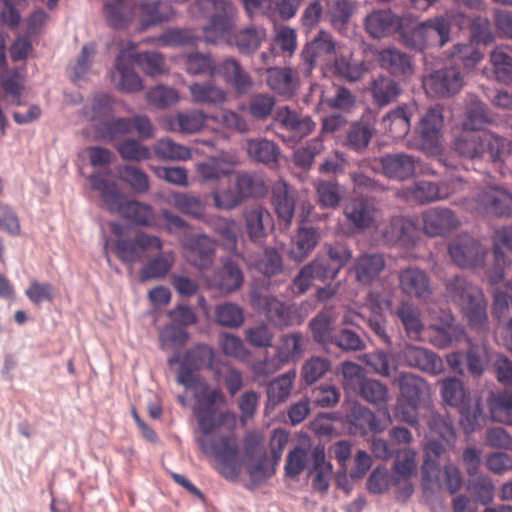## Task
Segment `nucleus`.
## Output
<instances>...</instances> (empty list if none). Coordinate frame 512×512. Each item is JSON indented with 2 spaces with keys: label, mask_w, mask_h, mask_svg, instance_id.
<instances>
[{
  "label": "nucleus",
  "mask_w": 512,
  "mask_h": 512,
  "mask_svg": "<svg viewBox=\"0 0 512 512\" xmlns=\"http://www.w3.org/2000/svg\"><path fill=\"white\" fill-rule=\"evenodd\" d=\"M213 358V349L206 344L198 343L183 354L175 352L167 362L170 366L179 364L176 377L178 384L187 390H196L203 386L201 392L195 394L196 403L193 407V414L201 434L204 437H211L223 427L228 434L220 436V448H237L233 435L238 421L237 415L229 410L219 411L217 406L226 404L225 395L219 388L209 389L207 384L202 383L201 376L195 373L210 367Z\"/></svg>",
  "instance_id": "obj_1"
},
{
  "label": "nucleus",
  "mask_w": 512,
  "mask_h": 512,
  "mask_svg": "<svg viewBox=\"0 0 512 512\" xmlns=\"http://www.w3.org/2000/svg\"><path fill=\"white\" fill-rule=\"evenodd\" d=\"M452 149L463 159L512 165V142L490 131L461 129L453 138Z\"/></svg>",
  "instance_id": "obj_2"
},
{
  "label": "nucleus",
  "mask_w": 512,
  "mask_h": 512,
  "mask_svg": "<svg viewBox=\"0 0 512 512\" xmlns=\"http://www.w3.org/2000/svg\"><path fill=\"white\" fill-rule=\"evenodd\" d=\"M446 293L461 307L469 326L480 332L489 328L488 303L482 289L463 276H454L446 282Z\"/></svg>",
  "instance_id": "obj_3"
},
{
  "label": "nucleus",
  "mask_w": 512,
  "mask_h": 512,
  "mask_svg": "<svg viewBox=\"0 0 512 512\" xmlns=\"http://www.w3.org/2000/svg\"><path fill=\"white\" fill-rule=\"evenodd\" d=\"M89 181L94 190L99 191L101 198L111 212L141 226L151 227L155 224L153 208L136 200H126L115 182L109 181L100 174H92Z\"/></svg>",
  "instance_id": "obj_4"
},
{
  "label": "nucleus",
  "mask_w": 512,
  "mask_h": 512,
  "mask_svg": "<svg viewBox=\"0 0 512 512\" xmlns=\"http://www.w3.org/2000/svg\"><path fill=\"white\" fill-rule=\"evenodd\" d=\"M209 23L203 27L204 40L210 44H218L228 40L237 18V9L230 0H198L193 5Z\"/></svg>",
  "instance_id": "obj_5"
},
{
  "label": "nucleus",
  "mask_w": 512,
  "mask_h": 512,
  "mask_svg": "<svg viewBox=\"0 0 512 512\" xmlns=\"http://www.w3.org/2000/svg\"><path fill=\"white\" fill-rule=\"evenodd\" d=\"M451 21L436 16L410 29H402L401 41L411 49L423 51L427 48H442L450 40Z\"/></svg>",
  "instance_id": "obj_6"
},
{
  "label": "nucleus",
  "mask_w": 512,
  "mask_h": 512,
  "mask_svg": "<svg viewBox=\"0 0 512 512\" xmlns=\"http://www.w3.org/2000/svg\"><path fill=\"white\" fill-rule=\"evenodd\" d=\"M441 396L450 406L457 407L462 415L464 429L474 431L484 419L483 408L479 399L471 400L461 380L447 378L441 383Z\"/></svg>",
  "instance_id": "obj_7"
},
{
  "label": "nucleus",
  "mask_w": 512,
  "mask_h": 512,
  "mask_svg": "<svg viewBox=\"0 0 512 512\" xmlns=\"http://www.w3.org/2000/svg\"><path fill=\"white\" fill-rule=\"evenodd\" d=\"M284 450H243L246 488L253 491L266 484L277 471Z\"/></svg>",
  "instance_id": "obj_8"
},
{
  "label": "nucleus",
  "mask_w": 512,
  "mask_h": 512,
  "mask_svg": "<svg viewBox=\"0 0 512 512\" xmlns=\"http://www.w3.org/2000/svg\"><path fill=\"white\" fill-rule=\"evenodd\" d=\"M133 131L138 133L140 139H149L153 136V125L147 116L119 117L105 119L96 128L97 136L105 141H114Z\"/></svg>",
  "instance_id": "obj_9"
},
{
  "label": "nucleus",
  "mask_w": 512,
  "mask_h": 512,
  "mask_svg": "<svg viewBox=\"0 0 512 512\" xmlns=\"http://www.w3.org/2000/svg\"><path fill=\"white\" fill-rule=\"evenodd\" d=\"M448 253L458 267L477 269L484 267L488 250L479 240L462 233L448 245Z\"/></svg>",
  "instance_id": "obj_10"
},
{
  "label": "nucleus",
  "mask_w": 512,
  "mask_h": 512,
  "mask_svg": "<svg viewBox=\"0 0 512 512\" xmlns=\"http://www.w3.org/2000/svg\"><path fill=\"white\" fill-rule=\"evenodd\" d=\"M479 213L496 217L512 215V194L503 186L486 183L474 196Z\"/></svg>",
  "instance_id": "obj_11"
},
{
  "label": "nucleus",
  "mask_w": 512,
  "mask_h": 512,
  "mask_svg": "<svg viewBox=\"0 0 512 512\" xmlns=\"http://www.w3.org/2000/svg\"><path fill=\"white\" fill-rule=\"evenodd\" d=\"M162 248L163 242L158 236L139 232L132 238L117 239L114 250L123 263L134 264L142 261L147 251H159Z\"/></svg>",
  "instance_id": "obj_12"
},
{
  "label": "nucleus",
  "mask_w": 512,
  "mask_h": 512,
  "mask_svg": "<svg viewBox=\"0 0 512 512\" xmlns=\"http://www.w3.org/2000/svg\"><path fill=\"white\" fill-rule=\"evenodd\" d=\"M337 44L326 30H320L317 35L308 42L301 52V64L299 69L305 77H309L317 62H327L336 53Z\"/></svg>",
  "instance_id": "obj_13"
},
{
  "label": "nucleus",
  "mask_w": 512,
  "mask_h": 512,
  "mask_svg": "<svg viewBox=\"0 0 512 512\" xmlns=\"http://www.w3.org/2000/svg\"><path fill=\"white\" fill-rule=\"evenodd\" d=\"M443 126L442 107L437 105L429 108L416 126L422 150L431 154L437 153L440 150Z\"/></svg>",
  "instance_id": "obj_14"
},
{
  "label": "nucleus",
  "mask_w": 512,
  "mask_h": 512,
  "mask_svg": "<svg viewBox=\"0 0 512 512\" xmlns=\"http://www.w3.org/2000/svg\"><path fill=\"white\" fill-rule=\"evenodd\" d=\"M250 304L256 311L263 312L270 323L279 328L288 327L293 322V312L289 306L277 297L262 294L259 291L250 293Z\"/></svg>",
  "instance_id": "obj_15"
},
{
  "label": "nucleus",
  "mask_w": 512,
  "mask_h": 512,
  "mask_svg": "<svg viewBox=\"0 0 512 512\" xmlns=\"http://www.w3.org/2000/svg\"><path fill=\"white\" fill-rule=\"evenodd\" d=\"M463 76L458 67L451 66L436 70L426 76L423 87L428 94L438 97L458 93L463 87Z\"/></svg>",
  "instance_id": "obj_16"
},
{
  "label": "nucleus",
  "mask_w": 512,
  "mask_h": 512,
  "mask_svg": "<svg viewBox=\"0 0 512 512\" xmlns=\"http://www.w3.org/2000/svg\"><path fill=\"white\" fill-rule=\"evenodd\" d=\"M181 246L186 252L187 260L199 270L208 269L212 265L215 243L209 236L185 233L181 239Z\"/></svg>",
  "instance_id": "obj_17"
},
{
  "label": "nucleus",
  "mask_w": 512,
  "mask_h": 512,
  "mask_svg": "<svg viewBox=\"0 0 512 512\" xmlns=\"http://www.w3.org/2000/svg\"><path fill=\"white\" fill-rule=\"evenodd\" d=\"M423 232L429 237H446L460 226L457 215L446 207H433L422 213Z\"/></svg>",
  "instance_id": "obj_18"
},
{
  "label": "nucleus",
  "mask_w": 512,
  "mask_h": 512,
  "mask_svg": "<svg viewBox=\"0 0 512 512\" xmlns=\"http://www.w3.org/2000/svg\"><path fill=\"white\" fill-rule=\"evenodd\" d=\"M201 453L228 481H236L244 469L243 450H201Z\"/></svg>",
  "instance_id": "obj_19"
},
{
  "label": "nucleus",
  "mask_w": 512,
  "mask_h": 512,
  "mask_svg": "<svg viewBox=\"0 0 512 512\" xmlns=\"http://www.w3.org/2000/svg\"><path fill=\"white\" fill-rule=\"evenodd\" d=\"M382 236L388 244L410 248L416 246L420 232L415 221L396 216L382 230Z\"/></svg>",
  "instance_id": "obj_20"
},
{
  "label": "nucleus",
  "mask_w": 512,
  "mask_h": 512,
  "mask_svg": "<svg viewBox=\"0 0 512 512\" xmlns=\"http://www.w3.org/2000/svg\"><path fill=\"white\" fill-rule=\"evenodd\" d=\"M399 289L403 294L419 300H426L433 294L428 274L419 268L408 267L398 274Z\"/></svg>",
  "instance_id": "obj_21"
},
{
  "label": "nucleus",
  "mask_w": 512,
  "mask_h": 512,
  "mask_svg": "<svg viewBox=\"0 0 512 512\" xmlns=\"http://www.w3.org/2000/svg\"><path fill=\"white\" fill-rule=\"evenodd\" d=\"M426 446L424 448H453L456 433L452 421L437 413H431L427 420Z\"/></svg>",
  "instance_id": "obj_22"
},
{
  "label": "nucleus",
  "mask_w": 512,
  "mask_h": 512,
  "mask_svg": "<svg viewBox=\"0 0 512 512\" xmlns=\"http://www.w3.org/2000/svg\"><path fill=\"white\" fill-rule=\"evenodd\" d=\"M346 418L351 425L349 430L354 434H366L367 431L378 433L383 431L387 426L386 418H380L368 408L357 403H353L349 406L346 412Z\"/></svg>",
  "instance_id": "obj_23"
},
{
  "label": "nucleus",
  "mask_w": 512,
  "mask_h": 512,
  "mask_svg": "<svg viewBox=\"0 0 512 512\" xmlns=\"http://www.w3.org/2000/svg\"><path fill=\"white\" fill-rule=\"evenodd\" d=\"M400 357L407 366L417 368L432 375L439 374L443 368V363L439 356L428 349L415 345H405L400 353Z\"/></svg>",
  "instance_id": "obj_24"
},
{
  "label": "nucleus",
  "mask_w": 512,
  "mask_h": 512,
  "mask_svg": "<svg viewBox=\"0 0 512 512\" xmlns=\"http://www.w3.org/2000/svg\"><path fill=\"white\" fill-rule=\"evenodd\" d=\"M275 122L288 131L293 138L301 139L312 133L316 127L315 122L309 116H303L288 106L277 109Z\"/></svg>",
  "instance_id": "obj_25"
},
{
  "label": "nucleus",
  "mask_w": 512,
  "mask_h": 512,
  "mask_svg": "<svg viewBox=\"0 0 512 512\" xmlns=\"http://www.w3.org/2000/svg\"><path fill=\"white\" fill-rule=\"evenodd\" d=\"M239 259L240 255L238 253L224 258L222 260V268L215 273V286L226 294L239 290L244 283V274L240 267Z\"/></svg>",
  "instance_id": "obj_26"
},
{
  "label": "nucleus",
  "mask_w": 512,
  "mask_h": 512,
  "mask_svg": "<svg viewBox=\"0 0 512 512\" xmlns=\"http://www.w3.org/2000/svg\"><path fill=\"white\" fill-rule=\"evenodd\" d=\"M296 190L287 182L279 180L272 187V205L279 221L288 228L294 216Z\"/></svg>",
  "instance_id": "obj_27"
},
{
  "label": "nucleus",
  "mask_w": 512,
  "mask_h": 512,
  "mask_svg": "<svg viewBox=\"0 0 512 512\" xmlns=\"http://www.w3.org/2000/svg\"><path fill=\"white\" fill-rule=\"evenodd\" d=\"M134 62L128 56L127 50H121L115 61V72L112 78L116 81L117 89L132 93L142 90L143 84L139 75L134 71Z\"/></svg>",
  "instance_id": "obj_28"
},
{
  "label": "nucleus",
  "mask_w": 512,
  "mask_h": 512,
  "mask_svg": "<svg viewBox=\"0 0 512 512\" xmlns=\"http://www.w3.org/2000/svg\"><path fill=\"white\" fill-rule=\"evenodd\" d=\"M267 86L277 95L290 99L300 86L297 73L289 67H273L267 70Z\"/></svg>",
  "instance_id": "obj_29"
},
{
  "label": "nucleus",
  "mask_w": 512,
  "mask_h": 512,
  "mask_svg": "<svg viewBox=\"0 0 512 512\" xmlns=\"http://www.w3.org/2000/svg\"><path fill=\"white\" fill-rule=\"evenodd\" d=\"M383 174L395 180H406L414 176L417 159L406 153L387 154L379 159Z\"/></svg>",
  "instance_id": "obj_30"
},
{
  "label": "nucleus",
  "mask_w": 512,
  "mask_h": 512,
  "mask_svg": "<svg viewBox=\"0 0 512 512\" xmlns=\"http://www.w3.org/2000/svg\"><path fill=\"white\" fill-rule=\"evenodd\" d=\"M414 108L402 105L387 113L381 120L383 131L395 140L403 139L411 128Z\"/></svg>",
  "instance_id": "obj_31"
},
{
  "label": "nucleus",
  "mask_w": 512,
  "mask_h": 512,
  "mask_svg": "<svg viewBox=\"0 0 512 512\" xmlns=\"http://www.w3.org/2000/svg\"><path fill=\"white\" fill-rule=\"evenodd\" d=\"M246 232L249 239L254 243H261L267 237V227L272 225L270 212L256 205L246 209L243 213Z\"/></svg>",
  "instance_id": "obj_32"
},
{
  "label": "nucleus",
  "mask_w": 512,
  "mask_h": 512,
  "mask_svg": "<svg viewBox=\"0 0 512 512\" xmlns=\"http://www.w3.org/2000/svg\"><path fill=\"white\" fill-rule=\"evenodd\" d=\"M137 7L143 29L167 22L175 14L173 6L166 1H141Z\"/></svg>",
  "instance_id": "obj_33"
},
{
  "label": "nucleus",
  "mask_w": 512,
  "mask_h": 512,
  "mask_svg": "<svg viewBox=\"0 0 512 512\" xmlns=\"http://www.w3.org/2000/svg\"><path fill=\"white\" fill-rule=\"evenodd\" d=\"M386 266L384 256L379 253H364L354 264L356 280L362 285L372 284Z\"/></svg>",
  "instance_id": "obj_34"
},
{
  "label": "nucleus",
  "mask_w": 512,
  "mask_h": 512,
  "mask_svg": "<svg viewBox=\"0 0 512 512\" xmlns=\"http://www.w3.org/2000/svg\"><path fill=\"white\" fill-rule=\"evenodd\" d=\"M400 28V18L390 10L373 11L365 20V29L373 38L388 36Z\"/></svg>",
  "instance_id": "obj_35"
},
{
  "label": "nucleus",
  "mask_w": 512,
  "mask_h": 512,
  "mask_svg": "<svg viewBox=\"0 0 512 512\" xmlns=\"http://www.w3.org/2000/svg\"><path fill=\"white\" fill-rule=\"evenodd\" d=\"M219 75L240 95L247 94L254 84L250 74L232 58L226 59L219 64Z\"/></svg>",
  "instance_id": "obj_36"
},
{
  "label": "nucleus",
  "mask_w": 512,
  "mask_h": 512,
  "mask_svg": "<svg viewBox=\"0 0 512 512\" xmlns=\"http://www.w3.org/2000/svg\"><path fill=\"white\" fill-rule=\"evenodd\" d=\"M377 61L382 69L394 76H407L413 72L410 56L394 47L382 49Z\"/></svg>",
  "instance_id": "obj_37"
},
{
  "label": "nucleus",
  "mask_w": 512,
  "mask_h": 512,
  "mask_svg": "<svg viewBox=\"0 0 512 512\" xmlns=\"http://www.w3.org/2000/svg\"><path fill=\"white\" fill-rule=\"evenodd\" d=\"M493 119L487 105L476 96H469L461 128L466 130L480 131L485 125L492 123Z\"/></svg>",
  "instance_id": "obj_38"
},
{
  "label": "nucleus",
  "mask_w": 512,
  "mask_h": 512,
  "mask_svg": "<svg viewBox=\"0 0 512 512\" xmlns=\"http://www.w3.org/2000/svg\"><path fill=\"white\" fill-rule=\"evenodd\" d=\"M406 336L414 341L420 340L424 330L421 312L418 307L409 301H402L395 310Z\"/></svg>",
  "instance_id": "obj_39"
},
{
  "label": "nucleus",
  "mask_w": 512,
  "mask_h": 512,
  "mask_svg": "<svg viewBox=\"0 0 512 512\" xmlns=\"http://www.w3.org/2000/svg\"><path fill=\"white\" fill-rule=\"evenodd\" d=\"M207 116L200 110L178 112L167 118L168 129L173 132L195 134L204 127Z\"/></svg>",
  "instance_id": "obj_40"
},
{
  "label": "nucleus",
  "mask_w": 512,
  "mask_h": 512,
  "mask_svg": "<svg viewBox=\"0 0 512 512\" xmlns=\"http://www.w3.org/2000/svg\"><path fill=\"white\" fill-rule=\"evenodd\" d=\"M266 36L267 33L264 27L251 25L240 29L232 36L230 35L228 39L241 53L251 54L261 46Z\"/></svg>",
  "instance_id": "obj_41"
},
{
  "label": "nucleus",
  "mask_w": 512,
  "mask_h": 512,
  "mask_svg": "<svg viewBox=\"0 0 512 512\" xmlns=\"http://www.w3.org/2000/svg\"><path fill=\"white\" fill-rule=\"evenodd\" d=\"M344 214L356 228L364 229L373 224L375 207L367 199L355 198L346 205Z\"/></svg>",
  "instance_id": "obj_42"
},
{
  "label": "nucleus",
  "mask_w": 512,
  "mask_h": 512,
  "mask_svg": "<svg viewBox=\"0 0 512 512\" xmlns=\"http://www.w3.org/2000/svg\"><path fill=\"white\" fill-rule=\"evenodd\" d=\"M313 465L310 466L308 477L315 474L312 487L321 493H326L330 486L333 466L326 460L325 450H313Z\"/></svg>",
  "instance_id": "obj_43"
},
{
  "label": "nucleus",
  "mask_w": 512,
  "mask_h": 512,
  "mask_svg": "<svg viewBox=\"0 0 512 512\" xmlns=\"http://www.w3.org/2000/svg\"><path fill=\"white\" fill-rule=\"evenodd\" d=\"M319 234L314 227H299L292 238L290 257L296 261H303L316 247Z\"/></svg>",
  "instance_id": "obj_44"
},
{
  "label": "nucleus",
  "mask_w": 512,
  "mask_h": 512,
  "mask_svg": "<svg viewBox=\"0 0 512 512\" xmlns=\"http://www.w3.org/2000/svg\"><path fill=\"white\" fill-rule=\"evenodd\" d=\"M135 8L136 5L130 0L105 3L104 14L107 23L115 29L128 27L135 17Z\"/></svg>",
  "instance_id": "obj_45"
},
{
  "label": "nucleus",
  "mask_w": 512,
  "mask_h": 512,
  "mask_svg": "<svg viewBox=\"0 0 512 512\" xmlns=\"http://www.w3.org/2000/svg\"><path fill=\"white\" fill-rule=\"evenodd\" d=\"M399 388L404 402L412 406H419L422 398L429 390L425 380L412 373H405L400 376Z\"/></svg>",
  "instance_id": "obj_46"
},
{
  "label": "nucleus",
  "mask_w": 512,
  "mask_h": 512,
  "mask_svg": "<svg viewBox=\"0 0 512 512\" xmlns=\"http://www.w3.org/2000/svg\"><path fill=\"white\" fill-rule=\"evenodd\" d=\"M175 263L174 253L171 251L161 252L148 260L141 268L139 277L142 282L152 279H162L167 276Z\"/></svg>",
  "instance_id": "obj_47"
},
{
  "label": "nucleus",
  "mask_w": 512,
  "mask_h": 512,
  "mask_svg": "<svg viewBox=\"0 0 512 512\" xmlns=\"http://www.w3.org/2000/svg\"><path fill=\"white\" fill-rule=\"evenodd\" d=\"M246 150L251 159L265 165H276L280 156L279 146L265 138L248 140Z\"/></svg>",
  "instance_id": "obj_48"
},
{
  "label": "nucleus",
  "mask_w": 512,
  "mask_h": 512,
  "mask_svg": "<svg viewBox=\"0 0 512 512\" xmlns=\"http://www.w3.org/2000/svg\"><path fill=\"white\" fill-rule=\"evenodd\" d=\"M408 193L410 198L419 204L446 200L448 195L445 186L425 180L413 183L408 189Z\"/></svg>",
  "instance_id": "obj_49"
},
{
  "label": "nucleus",
  "mask_w": 512,
  "mask_h": 512,
  "mask_svg": "<svg viewBox=\"0 0 512 512\" xmlns=\"http://www.w3.org/2000/svg\"><path fill=\"white\" fill-rule=\"evenodd\" d=\"M487 405L494 421L512 425V392L508 390L491 392Z\"/></svg>",
  "instance_id": "obj_50"
},
{
  "label": "nucleus",
  "mask_w": 512,
  "mask_h": 512,
  "mask_svg": "<svg viewBox=\"0 0 512 512\" xmlns=\"http://www.w3.org/2000/svg\"><path fill=\"white\" fill-rule=\"evenodd\" d=\"M136 45L130 43L128 56L139 66L146 75L156 76L164 72L165 59L164 56L157 51L134 52Z\"/></svg>",
  "instance_id": "obj_51"
},
{
  "label": "nucleus",
  "mask_w": 512,
  "mask_h": 512,
  "mask_svg": "<svg viewBox=\"0 0 512 512\" xmlns=\"http://www.w3.org/2000/svg\"><path fill=\"white\" fill-rule=\"evenodd\" d=\"M188 89L195 104L218 105L227 99L226 92L211 82H195L190 84Z\"/></svg>",
  "instance_id": "obj_52"
},
{
  "label": "nucleus",
  "mask_w": 512,
  "mask_h": 512,
  "mask_svg": "<svg viewBox=\"0 0 512 512\" xmlns=\"http://www.w3.org/2000/svg\"><path fill=\"white\" fill-rule=\"evenodd\" d=\"M238 162L233 157H213L197 165V171L205 180H218L230 175Z\"/></svg>",
  "instance_id": "obj_53"
},
{
  "label": "nucleus",
  "mask_w": 512,
  "mask_h": 512,
  "mask_svg": "<svg viewBox=\"0 0 512 512\" xmlns=\"http://www.w3.org/2000/svg\"><path fill=\"white\" fill-rule=\"evenodd\" d=\"M313 459V450H289L284 465L285 478L298 481L303 472L309 473Z\"/></svg>",
  "instance_id": "obj_54"
},
{
  "label": "nucleus",
  "mask_w": 512,
  "mask_h": 512,
  "mask_svg": "<svg viewBox=\"0 0 512 512\" xmlns=\"http://www.w3.org/2000/svg\"><path fill=\"white\" fill-rule=\"evenodd\" d=\"M377 452L378 450H372ZM382 453H375L377 457L389 458L396 453V459L394 461L393 469L395 472L394 476L399 479L403 478L408 480L411 475L416 471V450H380Z\"/></svg>",
  "instance_id": "obj_55"
},
{
  "label": "nucleus",
  "mask_w": 512,
  "mask_h": 512,
  "mask_svg": "<svg viewBox=\"0 0 512 512\" xmlns=\"http://www.w3.org/2000/svg\"><path fill=\"white\" fill-rule=\"evenodd\" d=\"M185 58V70L189 75H209L214 77L219 75V65L215 64L210 54L200 52L188 53Z\"/></svg>",
  "instance_id": "obj_56"
},
{
  "label": "nucleus",
  "mask_w": 512,
  "mask_h": 512,
  "mask_svg": "<svg viewBox=\"0 0 512 512\" xmlns=\"http://www.w3.org/2000/svg\"><path fill=\"white\" fill-rule=\"evenodd\" d=\"M450 59L455 67L462 65L465 69H472L483 59V53L472 41L457 43L452 47Z\"/></svg>",
  "instance_id": "obj_57"
},
{
  "label": "nucleus",
  "mask_w": 512,
  "mask_h": 512,
  "mask_svg": "<svg viewBox=\"0 0 512 512\" xmlns=\"http://www.w3.org/2000/svg\"><path fill=\"white\" fill-rule=\"evenodd\" d=\"M295 377V372H287L272 380L267 387V404L274 407L284 402L291 393Z\"/></svg>",
  "instance_id": "obj_58"
},
{
  "label": "nucleus",
  "mask_w": 512,
  "mask_h": 512,
  "mask_svg": "<svg viewBox=\"0 0 512 512\" xmlns=\"http://www.w3.org/2000/svg\"><path fill=\"white\" fill-rule=\"evenodd\" d=\"M303 352V336L300 333L285 334L276 346V355L286 364L298 360Z\"/></svg>",
  "instance_id": "obj_59"
},
{
  "label": "nucleus",
  "mask_w": 512,
  "mask_h": 512,
  "mask_svg": "<svg viewBox=\"0 0 512 512\" xmlns=\"http://www.w3.org/2000/svg\"><path fill=\"white\" fill-rule=\"evenodd\" d=\"M210 225L214 232L221 237L223 246L235 253L238 243V225L236 221L223 217H214L210 220Z\"/></svg>",
  "instance_id": "obj_60"
},
{
  "label": "nucleus",
  "mask_w": 512,
  "mask_h": 512,
  "mask_svg": "<svg viewBox=\"0 0 512 512\" xmlns=\"http://www.w3.org/2000/svg\"><path fill=\"white\" fill-rule=\"evenodd\" d=\"M495 79L504 84L512 83V56L503 47H496L489 56Z\"/></svg>",
  "instance_id": "obj_61"
},
{
  "label": "nucleus",
  "mask_w": 512,
  "mask_h": 512,
  "mask_svg": "<svg viewBox=\"0 0 512 512\" xmlns=\"http://www.w3.org/2000/svg\"><path fill=\"white\" fill-rule=\"evenodd\" d=\"M153 150L156 156L162 160L185 161L191 158L192 153L189 147L178 144L170 138L158 140Z\"/></svg>",
  "instance_id": "obj_62"
},
{
  "label": "nucleus",
  "mask_w": 512,
  "mask_h": 512,
  "mask_svg": "<svg viewBox=\"0 0 512 512\" xmlns=\"http://www.w3.org/2000/svg\"><path fill=\"white\" fill-rule=\"evenodd\" d=\"M169 202L177 210L190 217L201 219L204 216L205 205L197 196L177 192L171 195Z\"/></svg>",
  "instance_id": "obj_63"
},
{
  "label": "nucleus",
  "mask_w": 512,
  "mask_h": 512,
  "mask_svg": "<svg viewBox=\"0 0 512 512\" xmlns=\"http://www.w3.org/2000/svg\"><path fill=\"white\" fill-rule=\"evenodd\" d=\"M466 360L469 373L474 377H479L485 372L491 361V352L484 344H470Z\"/></svg>",
  "instance_id": "obj_64"
}]
</instances>
